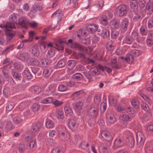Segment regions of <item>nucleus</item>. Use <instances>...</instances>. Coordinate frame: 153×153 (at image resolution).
<instances>
[{
    "instance_id": "nucleus-28",
    "label": "nucleus",
    "mask_w": 153,
    "mask_h": 153,
    "mask_svg": "<svg viewBox=\"0 0 153 153\" xmlns=\"http://www.w3.org/2000/svg\"><path fill=\"white\" fill-rule=\"evenodd\" d=\"M101 35L104 39H107L109 37V32L106 29H104L102 30Z\"/></svg>"
},
{
    "instance_id": "nucleus-42",
    "label": "nucleus",
    "mask_w": 153,
    "mask_h": 153,
    "mask_svg": "<svg viewBox=\"0 0 153 153\" xmlns=\"http://www.w3.org/2000/svg\"><path fill=\"white\" fill-rule=\"evenodd\" d=\"M133 39L129 36H126L123 39V42L128 44H131L133 41Z\"/></svg>"
},
{
    "instance_id": "nucleus-52",
    "label": "nucleus",
    "mask_w": 153,
    "mask_h": 153,
    "mask_svg": "<svg viewBox=\"0 0 153 153\" xmlns=\"http://www.w3.org/2000/svg\"><path fill=\"white\" fill-rule=\"evenodd\" d=\"M55 53V50L54 49L51 48L47 53V56L48 57L51 58L53 57L54 56Z\"/></svg>"
},
{
    "instance_id": "nucleus-41",
    "label": "nucleus",
    "mask_w": 153,
    "mask_h": 153,
    "mask_svg": "<svg viewBox=\"0 0 153 153\" xmlns=\"http://www.w3.org/2000/svg\"><path fill=\"white\" fill-rule=\"evenodd\" d=\"M109 103L112 106H114L117 104V100L116 99L112 98L110 96H109L108 98Z\"/></svg>"
},
{
    "instance_id": "nucleus-61",
    "label": "nucleus",
    "mask_w": 153,
    "mask_h": 153,
    "mask_svg": "<svg viewBox=\"0 0 153 153\" xmlns=\"http://www.w3.org/2000/svg\"><path fill=\"white\" fill-rule=\"evenodd\" d=\"M83 73L85 76V77L89 80H91L92 78V75L90 73L85 71L83 72Z\"/></svg>"
},
{
    "instance_id": "nucleus-18",
    "label": "nucleus",
    "mask_w": 153,
    "mask_h": 153,
    "mask_svg": "<svg viewBox=\"0 0 153 153\" xmlns=\"http://www.w3.org/2000/svg\"><path fill=\"white\" fill-rule=\"evenodd\" d=\"M110 25L112 28H118L120 25V22L117 20H113L110 23Z\"/></svg>"
},
{
    "instance_id": "nucleus-1",
    "label": "nucleus",
    "mask_w": 153,
    "mask_h": 153,
    "mask_svg": "<svg viewBox=\"0 0 153 153\" xmlns=\"http://www.w3.org/2000/svg\"><path fill=\"white\" fill-rule=\"evenodd\" d=\"M125 134L126 135V141L127 145L129 147H132L134 144L132 134L129 131H126Z\"/></svg>"
},
{
    "instance_id": "nucleus-44",
    "label": "nucleus",
    "mask_w": 153,
    "mask_h": 153,
    "mask_svg": "<svg viewBox=\"0 0 153 153\" xmlns=\"http://www.w3.org/2000/svg\"><path fill=\"white\" fill-rule=\"evenodd\" d=\"M137 4L138 7L140 8L141 10L144 8L146 2L144 0H137Z\"/></svg>"
},
{
    "instance_id": "nucleus-31",
    "label": "nucleus",
    "mask_w": 153,
    "mask_h": 153,
    "mask_svg": "<svg viewBox=\"0 0 153 153\" xmlns=\"http://www.w3.org/2000/svg\"><path fill=\"white\" fill-rule=\"evenodd\" d=\"M64 111L65 114L67 116H71L72 115L73 112L71 108L67 106L64 108Z\"/></svg>"
},
{
    "instance_id": "nucleus-23",
    "label": "nucleus",
    "mask_w": 153,
    "mask_h": 153,
    "mask_svg": "<svg viewBox=\"0 0 153 153\" xmlns=\"http://www.w3.org/2000/svg\"><path fill=\"white\" fill-rule=\"evenodd\" d=\"M84 92L83 90H81L76 91L74 92L71 96L72 97H74L76 99L80 98V95L83 94Z\"/></svg>"
},
{
    "instance_id": "nucleus-9",
    "label": "nucleus",
    "mask_w": 153,
    "mask_h": 153,
    "mask_svg": "<svg viewBox=\"0 0 153 153\" xmlns=\"http://www.w3.org/2000/svg\"><path fill=\"white\" fill-rule=\"evenodd\" d=\"M68 126L72 131H74L77 128L78 125L75 120L71 119L68 122Z\"/></svg>"
},
{
    "instance_id": "nucleus-46",
    "label": "nucleus",
    "mask_w": 153,
    "mask_h": 153,
    "mask_svg": "<svg viewBox=\"0 0 153 153\" xmlns=\"http://www.w3.org/2000/svg\"><path fill=\"white\" fill-rule=\"evenodd\" d=\"M125 60L127 61L130 64H131L134 60L133 55L131 54H128L127 55V57L125 58Z\"/></svg>"
},
{
    "instance_id": "nucleus-37",
    "label": "nucleus",
    "mask_w": 153,
    "mask_h": 153,
    "mask_svg": "<svg viewBox=\"0 0 153 153\" xmlns=\"http://www.w3.org/2000/svg\"><path fill=\"white\" fill-rule=\"evenodd\" d=\"M88 28L91 32H94L97 30V26L95 24H93L89 25Z\"/></svg>"
},
{
    "instance_id": "nucleus-10",
    "label": "nucleus",
    "mask_w": 153,
    "mask_h": 153,
    "mask_svg": "<svg viewBox=\"0 0 153 153\" xmlns=\"http://www.w3.org/2000/svg\"><path fill=\"white\" fill-rule=\"evenodd\" d=\"M129 24L128 20L126 18L123 19L121 22V30L124 32L126 31L128 27Z\"/></svg>"
},
{
    "instance_id": "nucleus-22",
    "label": "nucleus",
    "mask_w": 153,
    "mask_h": 153,
    "mask_svg": "<svg viewBox=\"0 0 153 153\" xmlns=\"http://www.w3.org/2000/svg\"><path fill=\"white\" fill-rule=\"evenodd\" d=\"M36 139L33 138L30 140L27 144V146L30 149H33L36 146Z\"/></svg>"
},
{
    "instance_id": "nucleus-38",
    "label": "nucleus",
    "mask_w": 153,
    "mask_h": 153,
    "mask_svg": "<svg viewBox=\"0 0 153 153\" xmlns=\"http://www.w3.org/2000/svg\"><path fill=\"white\" fill-rule=\"evenodd\" d=\"M41 126L40 123H39L33 124L32 126V129L33 132H35L39 131Z\"/></svg>"
},
{
    "instance_id": "nucleus-60",
    "label": "nucleus",
    "mask_w": 153,
    "mask_h": 153,
    "mask_svg": "<svg viewBox=\"0 0 153 153\" xmlns=\"http://www.w3.org/2000/svg\"><path fill=\"white\" fill-rule=\"evenodd\" d=\"M7 36L6 39L8 41L10 40L15 36V34L13 33H9L6 34Z\"/></svg>"
},
{
    "instance_id": "nucleus-4",
    "label": "nucleus",
    "mask_w": 153,
    "mask_h": 153,
    "mask_svg": "<svg viewBox=\"0 0 153 153\" xmlns=\"http://www.w3.org/2000/svg\"><path fill=\"white\" fill-rule=\"evenodd\" d=\"M101 135L105 140L108 142L110 145H111V141L113 138L109 132L107 131H103L101 133Z\"/></svg>"
},
{
    "instance_id": "nucleus-47",
    "label": "nucleus",
    "mask_w": 153,
    "mask_h": 153,
    "mask_svg": "<svg viewBox=\"0 0 153 153\" xmlns=\"http://www.w3.org/2000/svg\"><path fill=\"white\" fill-rule=\"evenodd\" d=\"M31 91L32 92L38 94L41 91V88L37 86H34L32 87Z\"/></svg>"
},
{
    "instance_id": "nucleus-48",
    "label": "nucleus",
    "mask_w": 153,
    "mask_h": 153,
    "mask_svg": "<svg viewBox=\"0 0 153 153\" xmlns=\"http://www.w3.org/2000/svg\"><path fill=\"white\" fill-rule=\"evenodd\" d=\"M132 105L134 108H138L139 107V103L138 101L136 99L133 100L131 102Z\"/></svg>"
},
{
    "instance_id": "nucleus-27",
    "label": "nucleus",
    "mask_w": 153,
    "mask_h": 153,
    "mask_svg": "<svg viewBox=\"0 0 153 153\" xmlns=\"http://www.w3.org/2000/svg\"><path fill=\"white\" fill-rule=\"evenodd\" d=\"M83 105V103L82 102H78L74 105V109L76 111H79L81 109Z\"/></svg>"
},
{
    "instance_id": "nucleus-24",
    "label": "nucleus",
    "mask_w": 153,
    "mask_h": 153,
    "mask_svg": "<svg viewBox=\"0 0 153 153\" xmlns=\"http://www.w3.org/2000/svg\"><path fill=\"white\" fill-rule=\"evenodd\" d=\"M111 145L110 144H109L108 145H107L105 144V145H101L99 147V151H100L102 153H107L108 148Z\"/></svg>"
},
{
    "instance_id": "nucleus-34",
    "label": "nucleus",
    "mask_w": 153,
    "mask_h": 153,
    "mask_svg": "<svg viewBox=\"0 0 153 153\" xmlns=\"http://www.w3.org/2000/svg\"><path fill=\"white\" fill-rule=\"evenodd\" d=\"M24 75L27 79H31L32 77V75L30 72L29 69L27 68L25 70L24 72Z\"/></svg>"
},
{
    "instance_id": "nucleus-15",
    "label": "nucleus",
    "mask_w": 153,
    "mask_h": 153,
    "mask_svg": "<svg viewBox=\"0 0 153 153\" xmlns=\"http://www.w3.org/2000/svg\"><path fill=\"white\" fill-rule=\"evenodd\" d=\"M119 118L120 120L124 121H130L132 120L133 116L126 114H121Z\"/></svg>"
},
{
    "instance_id": "nucleus-7",
    "label": "nucleus",
    "mask_w": 153,
    "mask_h": 153,
    "mask_svg": "<svg viewBox=\"0 0 153 153\" xmlns=\"http://www.w3.org/2000/svg\"><path fill=\"white\" fill-rule=\"evenodd\" d=\"M146 153H152L153 151V140L148 141L145 146Z\"/></svg>"
},
{
    "instance_id": "nucleus-63",
    "label": "nucleus",
    "mask_w": 153,
    "mask_h": 153,
    "mask_svg": "<svg viewBox=\"0 0 153 153\" xmlns=\"http://www.w3.org/2000/svg\"><path fill=\"white\" fill-rule=\"evenodd\" d=\"M51 153H63V152L61 149L55 148L52 150Z\"/></svg>"
},
{
    "instance_id": "nucleus-2",
    "label": "nucleus",
    "mask_w": 153,
    "mask_h": 153,
    "mask_svg": "<svg viewBox=\"0 0 153 153\" xmlns=\"http://www.w3.org/2000/svg\"><path fill=\"white\" fill-rule=\"evenodd\" d=\"M127 7L125 5L121 4L117 8V14L119 16H125L127 13Z\"/></svg>"
},
{
    "instance_id": "nucleus-51",
    "label": "nucleus",
    "mask_w": 153,
    "mask_h": 153,
    "mask_svg": "<svg viewBox=\"0 0 153 153\" xmlns=\"http://www.w3.org/2000/svg\"><path fill=\"white\" fill-rule=\"evenodd\" d=\"M26 148L25 145L24 144L20 145L18 149L20 153H24L25 151Z\"/></svg>"
},
{
    "instance_id": "nucleus-20",
    "label": "nucleus",
    "mask_w": 153,
    "mask_h": 153,
    "mask_svg": "<svg viewBox=\"0 0 153 153\" xmlns=\"http://www.w3.org/2000/svg\"><path fill=\"white\" fill-rule=\"evenodd\" d=\"M4 28H6L7 31L11 30L12 29L15 28V27L14 24L12 22H7L6 24L4 26Z\"/></svg>"
},
{
    "instance_id": "nucleus-17",
    "label": "nucleus",
    "mask_w": 153,
    "mask_h": 153,
    "mask_svg": "<svg viewBox=\"0 0 153 153\" xmlns=\"http://www.w3.org/2000/svg\"><path fill=\"white\" fill-rule=\"evenodd\" d=\"M30 55L28 53H23L20 54L19 58L23 62L26 61L27 63V61L29 58Z\"/></svg>"
},
{
    "instance_id": "nucleus-5",
    "label": "nucleus",
    "mask_w": 153,
    "mask_h": 153,
    "mask_svg": "<svg viewBox=\"0 0 153 153\" xmlns=\"http://www.w3.org/2000/svg\"><path fill=\"white\" fill-rule=\"evenodd\" d=\"M29 22V20L24 16L19 18L18 19L19 25L25 29H27Z\"/></svg>"
},
{
    "instance_id": "nucleus-55",
    "label": "nucleus",
    "mask_w": 153,
    "mask_h": 153,
    "mask_svg": "<svg viewBox=\"0 0 153 153\" xmlns=\"http://www.w3.org/2000/svg\"><path fill=\"white\" fill-rule=\"evenodd\" d=\"M48 65V60L46 59H42L41 60V62H39L38 66L41 67H45Z\"/></svg>"
},
{
    "instance_id": "nucleus-30",
    "label": "nucleus",
    "mask_w": 153,
    "mask_h": 153,
    "mask_svg": "<svg viewBox=\"0 0 153 153\" xmlns=\"http://www.w3.org/2000/svg\"><path fill=\"white\" fill-rule=\"evenodd\" d=\"M78 0H66L65 2L67 5H69L71 3L73 4V6L74 8L76 7L78 5L77 2Z\"/></svg>"
},
{
    "instance_id": "nucleus-6",
    "label": "nucleus",
    "mask_w": 153,
    "mask_h": 153,
    "mask_svg": "<svg viewBox=\"0 0 153 153\" xmlns=\"http://www.w3.org/2000/svg\"><path fill=\"white\" fill-rule=\"evenodd\" d=\"M145 139L143 133L140 131H138L137 134V143H139L141 146H143Z\"/></svg>"
},
{
    "instance_id": "nucleus-19",
    "label": "nucleus",
    "mask_w": 153,
    "mask_h": 153,
    "mask_svg": "<svg viewBox=\"0 0 153 153\" xmlns=\"http://www.w3.org/2000/svg\"><path fill=\"white\" fill-rule=\"evenodd\" d=\"M108 121L110 123L112 124L115 121V118L114 116L112 114H107L106 115Z\"/></svg>"
},
{
    "instance_id": "nucleus-57",
    "label": "nucleus",
    "mask_w": 153,
    "mask_h": 153,
    "mask_svg": "<svg viewBox=\"0 0 153 153\" xmlns=\"http://www.w3.org/2000/svg\"><path fill=\"white\" fill-rule=\"evenodd\" d=\"M13 105L12 102H8L6 107V110L8 111H11L13 108Z\"/></svg>"
},
{
    "instance_id": "nucleus-58",
    "label": "nucleus",
    "mask_w": 153,
    "mask_h": 153,
    "mask_svg": "<svg viewBox=\"0 0 153 153\" xmlns=\"http://www.w3.org/2000/svg\"><path fill=\"white\" fill-rule=\"evenodd\" d=\"M67 88L66 86L63 84H61L59 86L58 90L61 92L65 91L67 90Z\"/></svg>"
},
{
    "instance_id": "nucleus-36",
    "label": "nucleus",
    "mask_w": 153,
    "mask_h": 153,
    "mask_svg": "<svg viewBox=\"0 0 153 153\" xmlns=\"http://www.w3.org/2000/svg\"><path fill=\"white\" fill-rule=\"evenodd\" d=\"M45 124L46 127L48 128H52L54 126L53 121L50 120H46Z\"/></svg>"
},
{
    "instance_id": "nucleus-8",
    "label": "nucleus",
    "mask_w": 153,
    "mask_h": 153,
    "mask_svg": "<svg viewBox=\"0 0 153 153\" xmlns=\"http://www.w3.org/2000/svg\"><path fill=\"white\" fill-rule=\"evenodd\" d=\"M145 11L148 15H151L153 11V3L149 1L147 3Z\"/></svg>"
},
{
    "instance_id": "nucleus-43",
    "label": "nucleus",
    "mask_w": 153,
    "mask_h": 153,
    "mask_svg": "<svg viewBox=\"0 0 153 153\" xmlns=\"http://www.w3.org/2000/svg\"><path fill=\"white\" fill-rule=\"evenodd\" d=\"M101 20V23L104 25H106L108 24V18L105 14H103L102 16Z\"/></svg>"
},
{
    "instance_id": "nucleus-16",
    "label": "nucleus",
    "mask_w": 153,
    "mask_h": 153,
    "mask_svg": "<svg viewBox=\"0 0 153 153\" xmlns=\"http://www.w3.org/2000/svg\"><path fill=\"white\" fill-rule=\"evenodd\" d=\"M17 13H12L9 17V21L14 24H17Z\"/></svg>"
},
{
    "instance_id": "nucleus-11",
    "label": "nucleus",
    "mask_w": 153,
    "mask_h": 153,
    "mask_svg": "<svg viewBox=\"0 0 153 153\" xmlns=\"http://www.w3.org/2000/svg\"><path fill=\"white\" fill-rule=\"evenodd\" d=\"M59 137L62 140H67L69 139L70 136L69 134L67 131H63L59 134Z\"/></svg>"
},
{
    "instance_id": "nucleus-13",
    "label": "nucleus",
    "mask_w": 153,
    "mask_h": 153,
    "mask_svg": "<svg viewBox=\"0 0 153 153\" xmlns=\"http://www.w3.org/2000/svg\"><path fill=\"white\" fill-rule=\"evenodd\" d=\"M27 63L29 65L38 66L39 65V61L36 59L34 58H31L28 59L27 61Z\"/></svg>"
},
{
    "instance_id": "nucleus-53",
    "label": "nucleus",
    "mask_w": 153,
    "mask_h": 153,
    "mask_svg": "<svg viewBox=\"0 0 153 153\" xmlns=\"http://www.w3.org/2000/svg\"><path fill=\"white\" fill-rule=\"evenodd\" d=\"M66 62L65 60L63 59L60 60L57 63V66L59 68H62L65 65Z\"/></svg>"
},
{
    "instance_id": "nucleus-40",
    "label": "nucleus",
    "mask_w": 153,
    "mask_h": 153,
    "mask_svg": "<svg viewBox=\"0 0 153 153\" xmlns=\"http://www.w3.org/2000/svg\"><path fill=\"white\" fill-rule=\"evenodd\" d=\"M117 62V60L116 59L114 58L112 59L111 61L110 64L111 67L113 68L118 69L119 68V67L116 65Z\"/></svg>"
},
{
    "instance_id": "nucleus-14",
    "label": "nucleus",
    "mask_w": 153,
    "mask_h": 153,
    "mask_svg": "<svg viewBox=\"0 0 153 153\" xmlns=\"http://www.w3.org/2000/svg\"><path fill=\"white\" fill-rule=\"evenodd\" d=\"M71 47L73 48H77L80 51H84L85 48L83 45L79 44L77 42H74L71 45Z\"/></svg>"
},
{
    "instance_id": "nucleus-33",
    "label": "nucleus",
    "mask_w": 153,
    "mask_h": 153,
    "mask_svg": "<svg viewBox=\"0 0 153 153\" xmlns=\"http://www.w3.org/2000/svg\"><path fill=\"white\" fill-rule=\"evenodd\" d=\"M72 78L76 80H79L83 78V76L80 73H76L73 75Z\"/></svg>"
},
{
    "instance_id": "nucleus-26",
    "label": "nucleus",
    "mask_w": 153,
    "mask_h": 153,
    "mask_svg": "<svg viewBox=\"0 0 153 153\" xmlns=\"http://www.w3.org/2000/svg\"><path fill=\"white\" fill-rule=\"evenodd\" d=\"M122 141L120 138L118 137L115 140L114 143V146L117 148H119L123 146Z\"/></svg>"
},
{
    "instance_id": "nucleus-35",
    "label": "nucleus",
    "mask_w": 153,
    "mask_h": 153,
    "mask_svg": "<svg viewBox=\"0 0 153 153\" xmlns=\"http://www.w3.org/2000/svg\"><path fill=\"white\" fill-rule=\"evenodd\" d=\"M56 115L59 120H62L64 118L63 112L60 110L57 111L56 113Z\"/></svg>"
},
{
    "instance_id": "nucleus-49",
    "label": "nucleus",
    "mask_w": 153,
    "mask_h": 153,
    "mask_svg": "<svg viewBox=\"0 0 153 153\" xmlns=\"http://www.w3.org/2000/svg\"><path fill=\"white\" fill-rule=\"evenodd\" d=\"M52 71L48 68L45 69L43 71L44 76L46 77H48L51 75Z\"/></svg>"
},
{
    "instance_id": "nucleus-50",
    "label": "nucleus",
    "mask_w": 153,
    "mask_h": 153,
    "mask_svg": "<svg viewBox=\"0 0 153 153\" xmlns=\"http://www.w3.org/2000/svg\"><path fill=\"white\" fill-rule=\"evenodd\" d=\"M107 108V104L104 102H102L100 105V110L101 113H104Z\"/></svg>"
},
{
    "instance_id": "nucleus-29",
    "label": "nucleus",
    "mask_w": 153,
    "mask_h": 153,
    "mask_svg": "<svg viewBox=\"0 0 153 153\" xmlns=\"http://www.w3.org/2000/svg\"><path fill=\"white\" fill-rule=\"evenodd\" d=\"M24 120L22 117H15L13 119L14 123L16 124H18L22 122Z\"/></svg>"
},
{
    "instance_id": "nucleus-59",
    "label": "nucleus",
    "mask_w": 153,
    "mask_h": 153,
    "mask_svg": "<svg viewBox=\"0 0 153 153\" xmlns=\"http://www.w3.org/2000/svg\"><path fill=\"white\" fill-rule=\"evenodd\" d=\"M32 107L33 111L35 112L38 111L40 108V107L39 105L36 103H35L33 104Z\"/></svg>"
},
{
    "instance_id": "nucleus-21",
    "label": "nucleus",
    "mask_w": 153,
    "mask_h": 153,
    "mask_svg": "<svg viewBox=\"0 0 153 153\" xmlns=\"http://www.w3.org/2000/svg\"><path fill=\"white\" fill-rule=\"evenodd\" d=\"M137 1L136 0H132L130 2L131 8L135 12L137 11L138 8Z\"/></svg>"
},
{
    "instance_id": "nucleus-45",
    "label": "nucleus",
    "mask_w": 153,
    "mask_h": 153,
    "mask_svg": "<svg viewBox=\"0 0 153 153\" xmlns=\"http://www.w3.org/2000/svg\"><path fill=\"white\" fill-rule=\"evenodd\" d=\"M76 64V61L73 60H69L68 62L69 68L72 69Z\"/></svg>"
},
{
    "instance_id": "nucleus-12",
    "label": "nucleus",
    "mask_w": 153,
    "mask_h": 153,
    "mask_svg": "<svg viewBox=\"0 0 153 153\" xmlns=\"http://www.w3.org/2000/svg\"><path fill=\"white\" fill-rule=\"evenodd\" d=\"M56 85L54 84H51L48 87V88L47 90L48 93L46 94L48 95H49L52 94L53 95H54V92L56 90Z\"/></svg>"
},
{
    "instance_id": "nucleus-64",
    "label": "nucleus",
    "mask_w": 153,
    "mask_h": 153,
    "mask_svg": "<svg viewBox=\"0 0 153 153\" xmlns=\"http://www.w3.org/2000/svg\"><path fill=\"white\" fill-rule=\"evenodd\" d=\"M126 111L128 114H133L134 113V111L133 109L132 108L130 107L126 108Z\"/></svg>"
},
{
    "instance_id": "nucleus-54",
    "label": "nucleus",
    "mask_w": 153,
    "mask_h": 153,
    "mask_svg": "<svg viewBox=\"0 0 153 153\" xmlns=\"http://www.w3.org/2000/svg\"><path fill=\"white\" fill-rule=\"evenodd\" d=\"M119 33L118 31L113 30H112L111 33V37L113 39L117 38L118 36Z\"/></svg>"
},
{
    "instance_id": "nucleus-3",
    "label": "nucleus",
    "mask_w": 153,
    "mask_h": 153,
    "mask_svg": "<svg viewBox=\"0 0 153 153\" xmlns=\"http://www.w3.org/2000/svg\"><path fill=\"white\" fill-rule=\"evenodd\" d=\"M98 108L97 107H91L88 108L87 113L88 116L91 118L97 117L98 115Z\"/></svg>"
},
{
    "instance_id": "nucleus-25",
    "label": "nucleus",
    "mask_w": 153,
    "mask_h": 153,
    "mask_svg": "<svg viewBox=\"0 0 153 153\" xmlns=\"http://www.w3.org/2000/svg\"><path fill=\"white\" fill-rule=\"evenodd\" d=\"M98 67L102 71H103L105 70L108 73H111L112 72V70L110 67L106 66L103 67L100 65H98Z\"/></svg>"
},
{
    "instance_id": "nucleus-62",
    "label": "nucleus",
    "mask_w": 153,
    "mask_h": 153,
    "mask_svg": "<svg viewBox=\"0 0 153 153\" xmlns=\"http://www.w3.org/2000/svg\"><path fill=\"white\" fill-rule=\"evenodd\" d=\"M141 97L143 98L147 102L149 103L151 101L150 98L144 94L142 93L140 94Z\"/></svg>"
},
{
    "instance_id": "nucleus-39",
    "label": "nucleus",
    "mask_w": 153,
    "mask_h": 153,
    "mask_svg": "<svg viewBox=\"0 0 153 153\" xmlns=\"http://www.w3.org/2000/svg\"><path fill=\"white\" fill-rule=\"evenodd\" d=\"M14 47L13 45H10L6 47V48L2 52V54H7V53L9 52L10 51H12L13 50V48Z\"/></svg>"
},
{
    "instance_id": "nucleus-56",
    "label": "nucleus",
    "mask_w": 153,
    "mask_h": 153,
    "mask_svg": "<svg viewBox=\"0 0 153 153\" xmlns=\"http://www.w3.org/2000/svg\"><path fill=\"white\" fill-rule=\"evenodd\" d=\"M141 107L146 112H148L149 111V108L148 105L145 102H142L141 104Z\"/></svg>"
},
{
    "instance_id": "nucleus-32",
    "label": "nucleus",
    "mask_w": 153,
    "mask_h": 153,
    "mask_svg": "<svg viewBox=\"0 0 153 153\" xmlns=\"http://www.w3.org/2000/svg\"><path fill=\"white\" fill-rule=\"evenodd\" d=\"M53 98L52 97H48L45 98L41 101V102L43 104H48L52 103Z\"/></svg>"
}]
</instances>
